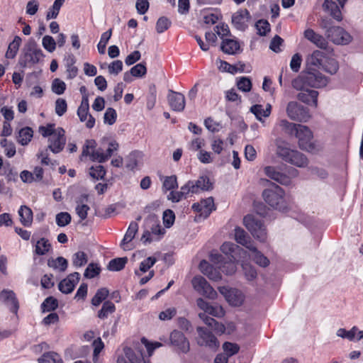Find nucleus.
<instances>
[{"label": "nucleus", "mask_w": 363, "mask_h": 363, "mask_svg": "<svg viewBox=\"0 0 363 363\" xmlns=\"http://www.w3.org/2000/svg\"><path fill=\"white\" fill-rule=\"evenodd\" d=\"M39 133L43 138H48V148L54 154L62 152L66 144L65 131L61 127L49 123L39 127Z\"/></svg>", "instance_id": "obj_1"}, {"label": "nucleus", "mask_w": 363, "mask_h": 363, "mask_svg": "<svg viewBox=\"0 0 363 363\" xmlns=\"http://www.w3.org/2000/svg\"><path fill=\"white\" fill-rule=\"evenodd\" d=\"M118 143L116 140H111L108 142L106 151L102 148L96 150L95 140H88L83 147L82 158L89 156L91 161L103 163L108 160L114 152L118 150Z\"/></svg>", "instance_id": "obj_2"}, {"label": "nucleus", "mask_w": 363, "mask_h": 363, "mask_svg": "<svg viewBox=\"0 0 363 363\" xmlns=\"http://www.w3.org/2000/svg\"><path fill=\"white\" fill-rule=\"evenodd\" d=\"M275 143L276 153L284 161L300 168L308 166V160L304 154L291 149L289 144L281 139H277Z\"/></svg>", "instance_id": "obj_3"}, {"label": "nucleus", "mask_w": 363, "mask_h": 363, "mask_svg": "<svg viewBox=\"0 0 363 363\" xmlns=\"http://www.w3.org/2000/svg\"><path fill=\"white\" fill-rule=\"evenodd\" d=\"M43 50L34 40H29L24 46L19 57V65L22 67H32L40 63L44 58Z\"/></svg>", "instance_id": "obj_4"}, {"label": "nucleus", "mask_w": 363, "mask_h": 363, "mask_svg": "<svg viewBox=\"0 0 363 363\" xmlns=\"http://www.w3.org/2000/svg\"><path fill=\"white\" fill-rule=\"evenodd\" d=\"M264 201L271 207L279 211L286 209L284 191L278 185L272 184L262 193Z\"/></svg>", "instance_id": "obj_5"}, {"label": "nucleus", "mask_w": 363, "mask_h": 363, "mask_svg": "<svg viewBox=\"0 0 363 363\" xmlns=\"http://www.w3.org/2000/svg\"><path fill=\"white\" fill-rule=\"evenodd\" d=\"M243 223L252 236L261 242H266L267 233L262 221L252 215L245 216Z\"/></svg>", "instance_id": "obj_6"}, {"label": "nucleus", "mask_w": 363, "mask_h": 363, "mask_svg": "<svg viewBox=\"0 0 363 363\" xmlns=\"http://www.w3.org/2000/svg\"><path fill=\"white\" fill-rule=\"evenodd\" d=\"M294 135L298 139V146L301 150L307 152L316 150L313 133L307 126L298 124Z\"/></svg>", "instance_id": "obj_7"}, {"label": "nucleus", "mask_w": 363, "mask_h": 363, "mask_svg": "<svg viewBox=\"0 0 363 363\" xmlns=\"http://www.w3.org/2000/svg\"><path fill=\"white\" fill-rule=\"evenodd\" d=\"M196 342L199 346L213 352L219 347L217 337L206 328L199 326L196 328Z\"/></svg>", "instance_id": "obj_8"}, {"label": "nucleus", "mask_w": 363, "mask_h": 363, "mask_svg": "<svg viewBox=\"0 0 363 363\" xmlns=\"http://www.w3.org/2000/svg\"><path fill=\"white\" fill-rule=\"evenodd\" d=\"M218 291L224 296L226 301L232 306H240L245 301V296L238 289L228 286H219Z\"/></svg>", "instance_id": "obj_9"}, {"label": "nucleus", "mask_w": 363, "mask_h": 363, "mask_svg": "<svg viewBox=\"0 0 363 363\" xmlns=\"http://www.w3.org/2000/svg\"><path fill=\"white\" fill-rule=\"evenodd\" d=\"M191 284L194 290L202 296L211 300H215L217 298V292L203 277L199 275L194 277Z\"/></svg>", "instance_id": "obj_10"}, {"label": "nucleus", "mask_w": 363, "mask_h": 363, "mask_svg": "<svg viewBox=\"0 0 363 363\" xmlns=\"http://www.w3.org/2000/svg\"><path fill=\"white\" fill-rule=\"evenodd\" d=\"M325 33L327 38L337 45H347L352 40L351 35L339 26L329 28Z\"/></svg>", "instance_id": "obj_11"}, {"label": "nucleus", "mask_w": 363, "mask_h": 363, "mask_svg": "<svg viewBox=\"0 0 363 363\" xmlns=\"http://www.w3.org/2000/svg\"><path fill=\"white\" fill-rule=\"evenodd\" d=\"M286 113L291 120L301 122H306L311 117L308 110L296 101L288 104Z\"/></svg>", "instance_id": "obj_12"}, {"label": "nucleus", "mask_w": 363, "mask_h": 363, "mask_svg": "<svg viewBox=\"0 0 363 363\" xmlns=\"http://www.w3.org/2000/svg\"><path fill=\"white\" fill-rule=\"evenodd\" d=\"M89 104L87 95L82 96L80 106L77 109V116L81 122H84L88 128H91L95 125L94 118L89 114Z\"/></svg>", "instance_id": "obj_13"}, {"label": "nucleus", "mask_w": 363, "mask_h": 363, "mask_svg": "<svg viewBox=\"0 0 363 363\" xmlns=\"http://www.w3.org/2000/svg\"><path fill=\"white\" fill-rule=\"evenodd\" d=\"M191 208L198 213V218L205 219L215 210V205L213 198L208 197L201 200L199 202L194 203Z\"/></svg>", "instance_id": "obj_14"}, {"label": "nucleus", "mask_w": 363, "mask_h": 363, "mask_svg": "<svg viewBox=\"0 0 363 363\" xmlns=\"http://www.w3.org/2000/svg\"><path fill=\"white\" fill-rule=\"evenodd\" d=\"M171 344L174 346L179 352L187 353L190 350V344L185 335L179 330H173L169 337Z\"/></svg>", "instance_id": "obj_15"}, {"label": "nucleus", "mask_w": 363, "mask_h": 363, "mask_svg": "<svg viewBox=\"0 0 363 363\" xmlns=\"http://www.w3.org/2000/svg\"><path fill=\"white\" fill-rule=\"evenodd\" d=\"M211 261L218 265L220 268H222V271L227 275L233 274L237 270V265L235 263L236 260L233 258H230L229 262H225L222 264L223 257L218 253H211L210 255Z\"/></svg>", "instance_id": "obj_16"}, {"label": "nucleus", "mask_w": 363, "mask_h": 363, "mask_svg": "<svg viewBox=\"0 0 363 363\" xmlns=\"http://www.w3.org/2000/svg\"><path fill=\"white\" fill-rule=\"evenodd\" d=\"M141 358L142 354L139 352H135L131 348L125 347L118 355L117 363H149Z\"/></svg>", "instance_id": "obj_17"}, {"label": "nucleus", "mask_w": 363, "mask_h": 363, "mask_svg": "<svg viewBox=\"0 0 363 363\" xmlns=\"http://www.w3.org/2000/svg\"><path fill=\"white\" fill-rule=\"evenodd\" d=\"M303 74L308 88H320L326 86L328 84V79L320 72L309 71Z\"/></svg>", "instance_id": "obj_18"}, {"label": "nucleus", "mask_w": 363, "mask_h": 363, "mask_svg": "<svg viewBox=\"0 0 363 363\" xmlns=\"http://www.w3.org/2000/svg\"><path fill=\"white\" fill-rule=\"evenodd\" d=\"M250 18V15L247 9H240L232 16V23L237 29L243 30L247 27Z\"/></svg>", "instance_id": "obj_19"}, {"label": "nucleus", "mask_w": 363, "mask_h": 363, "mask_svg": "<svg viewBox=\"0 0 363 363\" xmlns=\"http://www.w3.org/2000/svg\"><path fill=\"white\" fill-rule=\"evenodd\" d=\"M325 54L320 50H314L306 57V64L310 69H321L325 60Z\"/></svg>", "instance_id": "obj_20"}, {"label": "nucleus", "mask_w": 363, "mask_h": 363, "mask_svg": "<svg viewBox=\"0 0 363 363\" xmlns=\"http://www.w3.org/2000/svg\"><path fill=\"white\" fill-rule=\"evenodd\" d=\"M303 36L320 49H326L328 47L327 40L322 35L317 33L311 28L306 29L303 32Z\"/></svg>", "instance_id": "obj_21"}, {"label": "nucleus", "mask_w": 363, "mask_h": 363, "mask_svg": "<svg viewBox=\"0 0 363 363\" xmlns=\"http://www.w3.org/2000/svg\"><path fill=\"white\" fill-rule=\"evenodd\" d=\"M79 280V274L78 272L70 274L60 282L58 285L59 290L63 294H69L74 290Z\"/></svg>", "instance_id": "obj_22"}, {"label": "nucleus", "mask_w": 363, "mask_h": 363, "mask_svg": "<svg viewBox=\"0 0 363 363\" xmlns=\"http://www.w3.org/2000/svg\"><path fill=\"white\" fill-rule=\"evenodd\" d=\"M168 101L171 108L174 111H182L185 108V97L179 93L174 91H169Z\"/></svg>", "instance_id": "obj_23"}, {"label": "nucleus", "mask_w": 363, "mask_h": 363, "mask_svg": "<svg viewBox=\"0 0 363 363\" xmlns=\"http://www.w3.org/2000/svg\"><path fill=\"white\" fill-rule=\"evenodd\" d=\"M0 301L7 306L12 312H17L18 303L13 291L4 289L0 293Z\"/></svg>", "instance_id": "obj_24"}, {"label": "nucleus", "mask_w": 363, "mask_h": 363, "mask_svg": "<svg viewBox=\"0 0 363 363\" xmlns=\"http://www.w3.org/2000/svg\"><path fill=\"white\" fill-rule=\"evenodd\" d=\"M199 270L209 279L213 281H220L222 278L220 271L206 260H202L199 264Z\"/></svg>", "instance_id": "obj_25"}, {"label": "nucleus", "mask_w": 363, "mask_h": 363, "mask_svg": "<svg viewBox=\"0 0 363 363\" xmlns=\"http://www.w3.org/2000/svg\"><path fill=\"white\" fill-rule=\"evenodd\" d=\"M250 259L259 267L266 268L270 264L269 259L259 251L255 245L249 249Z\"/></svg>", "instance_id": "obj_26"}, {"label": "nucleus", "mask_w": 363, "mask_h": 363, "mask_svg": "<svg viewBox=\"0 0 363 363\" xmlns=\"http://www.w3.org/2000/svg\"><path fill=\"white\" fill-rule=\"evenodd\" d=\"M264 171L267 177L281 184L289 185L291 183V179L289 177L277 172L274 167L267 166L264 167Z\"/></svg>", "instance_id": "obj_27"}, {"label": "nucleus", "mask_w": 363, "mask_h": 363, "mask_svg": "<svg viewBox=\"0 0 363 363\" xmlns=\"http://www.w3.org/2000/svg\"><path fill=\"white\" fill-rule=\"evenodd\" d=\"M138 230V225L136 222H131L129 227L124 235L123 239L121 242V247L124 250H130L132 247L129 245L132 240L134 238Z\"/></svg>", "instance_id": "obj_28"}, {"label": "nucleus", "mask_w": 363, "mask_h": 363, "mask_svg": "<svg viewBox=\"0 0 363 363\" xmlns=\"http://www.w3.org/2000/svg\"><path fill=\"white\" fill-rule=\"evenodd\" d=\"M336 335L338 337L347 339L350 341L355 340L356 335H357V341L363 340V330H359L356 326L352 327L350 330H346L345 328H340L337 330Z\"/></svg>", "instance_id": "obj_29"}, {"label": "nucleus", "mask_w": 363, "mask_h": 363, "mask_svg": "<svg viewBox=\"0 0 363 363\" xmlns=\"http://www.w3.org/2000/svg\"><path fill=\"white\" fill-rule=\"evenodd\" d=\"M318 95L317 91L306 89V91L300 92L297 98L302 102L314 107L317 106L318 104Z\"/></svg>", "instance_id": "obj_30"}, {"label": "nucleus", "mask_w": 363, "mask_h": 363, "mask_svg": "<svg viewBox=\"0 0 363 363\" xmlns=\"http://www.w3.org/2000/svg\"><path fill=\"white\" fill-rule=\"evenodd\" d=\"M221 252L228 257L237 259L238 256L243 251L242 248L230 242H225L220 246Z\"/></svg>", "instance_id": "obj_31"}, {"label": "nucleus", "mask_w": 363, "mask_h": 363, "mask_svg": "<svg viewBox=\"0 0 363 363\" xmlns=\"http://www.w3.org/2000/svg\"><path fill=\"white\" fill-rule=\"evenodd\" d=\"M234 232L235 240L238 243L242 245L248 250L254 245L250 238L242 228L236 227L234 230Z\"/></svg>", "instance_id": "obj_32"}, {"label": "nucleus", "mask_w": 363, "mask_h": 363, "mask_svg": "<svg viewBox=\"0 0 363 363\" xmlns=\"http://www.w3.org/2000/svg\"><path fill=\"white\" fill-rule=\"evenodd\" d=\"M143 155L141 152L135 151L131 152L126 162V167L132 171L138 169L143 164Z\"/></svg>", "instance_id": "obj_33"}, {"label": "nucleus", "mask_w": 363, "mask_h": 363, "mask_svg": "<svg viewBox=\"0 0 363 363\" xmlns=\"http://www.w3.org/2000/svg\"><path fill=\"white\" fill-rule=\"evenodd\" d=\"M271 111L272 106L269 104H267L265 108L260 104L254 105L250 108V111L255 116L256 118L261 122H263V118L269 116Z\"/></svg>", "instance_id": "obj_34"}, {"label": "nucleus", "mask_w": 363, "mask_h": 363, "mask_svg": "<svg viewBox=\"0 0 363 363\" xmlns=\"http://www.w3.org/2000/svg\"><path fill=\"white\" fill-rule=\"evenodd\" d=\"M240 48L239 42L234 39H224L221 44L222 51L228 55L236 54Z\"/></svg>", "instance_id": "obj_35"}, {"label": "nucleus", "mask_w": 363, "mask_h": 363, "mask_svg": "<svg viewBox=\"0 0 363 363\" xmlns=\"http://www.w3.org/2000/svg\"><path fill=\"white\" fill-rule=\"evenodd\" d=\"M21 224L26 227L31 225L33 222V212L27 206H21L18 211Z\"/></svg>", "instance_id": "obj_36"}, {"label": "nucleus", "mask_w": 363, "mask_h": 363, "mask_svg": "<svg viewBox=\"0 0 363 363\" xmlns=\"http://www.w3.org/2000/svg\"><path fill=\"white\" fill-rule=\"evenodd\" d=\"M323 6V9L329 11L330 15L337 21H340L342 19L339 6L333 0H325Z\"/></svg>", "instance_id": "obj_37"}, {"label": "nucleus", "mask_w": 363, "mask_h": 363, "mask_svg": "<svg viewBox=\"0 0 363 363\" xmlns=\"http://www.w3.org/2000/svg\"><path fill=\"white\" fill-rule=\"evenodd\" d=\"M242 271L245 279L249 281H254L257 277V270L252 264L242 262L241 264Z\"/></svg>", "instance_id": "obj_38"}, {"label": "nucleus", "mask_w": 363, "mask_h": 363, "mask_svg": "<svg viewBox=\"0 0 363 363\" xmlns=\"http://www.w3.org/2000/svg\"><path fill=\"white\" fill-rule=\"evenodd\" d=\"M33 137V131L32 128L29 127H24L19 130L17 136V141L21 145H26L30 142Z\"/></svg>", "instance_id": "obj_39"}, {"label": "nucleus", "mask_w": 363, "mask_h": 363, "mask_svg": "<svg viewBox=\"0 0 363 363\" xmlns=\"http://www.w3.org/2000/svg\"><path fill=\"white\" fill-rule=\"evenodd\" d=\"M22 40L19 36H15L13 41L8 46L5 57L7 59H13L18 51Z\"/></svg>", "instance_id": "obj_40"}, {"label": "nucleus", "mask_w": 363, "mask_h": 363, "mask_svg": "<svg viewBox=\"0 0 363 363\" xmlns=\"http://www.w3.org/2000/svg\"><path fill=\"white\" fill-rule=\"evenodd\" d=\"M101 69H108V72L111 75H118L122 70L123 65L121 60H114L110 64L102 63L100 65Z\"/></svg>", "instance_id": "obj_41"}, {"label": "nucleus", "mask_w": 363, "mask_h": 363, "mask_svg": "<svg viewBox=\"0 0 363 363\" xmlns=\"http://www.w3.org/2000/svg\"><path fill=\"white\" fill-rule=\"evenodd\" d=\"M48 264L54 269L64 272L67 267V261L62 257H58L56 259H48Z\"/></svg>", "instance_id": "obj_42"}, {"label": "nucleus", "mask_w": 363, "mask_h": 363, "mask_svg": "<svg viewBox=\"0 0 363 363\" xmlns=\"http://www.w3.org/2000/svg\"><path fill=\"white\" fill-rule=\"evenodd\" d=\"M194 189L196 190V193L199 191H208L212 188V184L210 182L209 179L207 177H201L196 182H194Z\"/></svg>", "instance_id": "obj_43"}, {"label": "nucleus", "mask_w": 363, "mask_h": 363, "mask_svg": "<svg viewBox=\"0 0 363 363\" xmlns=\"http://www.w3.org/2000/svg\"><path fill=\"white\" fill-rule=\"evenodd\" d=\"M51 249V245L45 238H41L35 244V252L38 255H44Z\"/></svg>", "instance_id": "obj_44"}, {"label": "nucleus", "mask_w": 363, "mask_h": 363, "mask_svg": "<svg viewBox=\"0 0 363 363\" xmlns=\"http://www.w3.org/2000/svg\"><path fill=\"white\" fill-rule=\"evenodd\" d=\"M321 69L331 74H333L337 72L339 69V65L336 60L326 57L323 63V66Z\"/></svg>", "instance_id": "obj_45"}, {"label": "nucleus", "mask_w": 363, "mask_h": 363, "mask_svg": "<svg viewBox=\"0 0 363 363\" xmlns=\"http://www.w3.org/2000/svg\"><path fill=\"white\" fill-rule=\"evenodd\" d=\"M116 310L115 305L111 301H105L101 309L98 313V317L100 319L107 318Z\"/></svg>", "instance_id": "obj_46"}, {"label": "nucleus", "mask_w": 363, "mask_h": 363, "mask_svg": "<svg viewBox=\"0 0 363 363\" xmlns=\"http://www.w3.org/2000/svg\"><path fill=\"white\" fill-rule=\"evenodd\" d=\"M39 363H63L62 359L55 352H47L38 359Z\"/></svg>", "instance_id": "obj_47"}, {"label": "nucleus", "mask_w": 363, "mask_h": 363, "mask_svg": "<svg viewBox=\"0 0 363 363\" xmlns=\"http://www.w3.org/2000/svg\"><path fill=\"white\" fill-rule=\"evenodd\" d=\"M157 262V259L154 257H149L143 260L140 264L138 271H135V274L140 276L142 274L147 272Z\"/></svg>", "instance_id": "obj_48"}, {"label": "nucleus", "mask_w": 363, "mask_h": 363, "mask_svg": "<svg viewBox=\"0 0 363 363\" xmlns=\"http://www.w3.org/2000/svg\"><path fill=\"white\" fill-rule=\"evenodd\" d=\"M0 145L4 148V152L6 157L10 158L15 155L16 152V147L12 142L4 138L1 140Z\"/></svg>", "instance_id": "obj_49"}, {"label": "nucleus", "mask_w": 363, "mask_h": 363, "mask_svg": "<svg viewBox=\"0 0 363 363\" xmlns=\"http://www.w3.org/2000/svg\"><path fill=\"white\" fill-rule=\"evenodd\" d=\"M127 260L126 257L113 259L109 262L108 269L113 272L120 271L124 268Z\"/></svg>", "instance_id": "obj_50"}, {"label": "nucleus", "mask_w": 363, "mask_h": 363, "mask_svg": "<svg viewBox=\"0 0 363 363\" xmlns=\"http://www.w3.org/2000/svg\"><path fill=\"white\" fill-rule=\"evenodd\" d=\"M88 261L87 255L82 251H79L74 254L72 257V264L76 267H81L86 264Z\"/></svg>", "instance_id": "obj_51"}, {"label": "nucleus", "mask_w": 363, "mask_h": 363, "mask_svg": "<svg viewBox=\"0 0 363 363\" xmlns=\"http://www.w3.org/2000/svg\"><path fill=\"white\" fill-rule=\"evenodd\" d=\"M89 173L91 177L99 180L104 178L106 174V170L103 166L97 164L90 167Z\"/></svg>", "instance_id": "obj_52"}, {"label": "nucleus", "mask_w": 363, "mask_h": 363, "mask_svg": "<svg viewBox=\"0 0 363 363\" xmlns=\"http://www.w3.org/2000/svg\"><path fill=\"white\" fill-rule=\"evenodd\" d=\"M108 295V291L106 288L99 289L91 300V303L95 306H99Z\"/></svg>", "instance_id": "obj_53"}, {"label": "nucleus", "mask_w": 363, "mask_h": 363, "mask_svg": "<svg viewBox=\"0 0 363 363\" xmlns=\"http://www.w3.org/2000/svg\"><path fill=\"white\" fill-rule=\"evenodd\" d=\"M4 175L9 182H16L18 180V172L9 163L5 164L4 167Z\"/></svg>", "instance_id": "obj_54"}, {"label": "nucleus", "mask_w": 363, "mask_h": 363, "mask_svg": "<svg viewBox=\"0 0 363 363\" xmlns=\"http://www.w3.org/2000/svg\"><path fill=\"white\" fill-rule=\"evenodd\" d=\"M216 64L218 69L221 72H227L230 74H235L238 71V69L236 67L231 65L227 62L223 61L220 59L216 60Z\"/></svg>", "instance_id": "obj_55"}, {"label": "nucleus", "mask_w": 363, "mask_h": 363, "mask_svg": "<svg viewBox=\"0 0 363 363\" xmlns=\"http://www.w3.org/2000/svg\"><path fill=\"white\" fill-rule=\"evenodd\" d=\"M171 24L172 22L168 18L162 16L157 21L156 30L158 33H162L170 27Z\"/></svg>", "instance_id": "obj_56"}, {"label": "nucleus", "mask_w": 363, "mask_h": 363, "mask_svg": "<svg viewBox=\"0 0 363 363\" xmlns=\"http://www.w3.org/2000/svg\"><path fill=\"white\" fill-rule=\"evenodd\" d=\"M298 124H294L289 122L286 120H281L279 123V127L284 131L286 133L289 135H294L296 130L297 129Z\"/></svg>", "instance_id": "obj_57"}, {"label": "nucleus", "mask_w": 363, "mask_h": 363, "mask_svg": "<svg viewBox=\"0 0 363 363\" xmlns=\"http://www.w3.org/2000/svg\"><path fill=\"white\" fill-rule=\"evenodd\" d=\"M101 268L99 264L90 263L84 272V277L88 279H92L100 274Z\"/></svg>", "instance_id": "obj_58"}, {"label": "nucleus", "mask_w": 363, "mask_h": 363, "mask_svg": "<svg viewBox=\"0 0 363 363\" xmlns=\"http://www.w3.org/2000/svg\"><path fill=\"white\" fill-rule=\"evenodd\" d=\"M223 350L225 352V354L229 357L239 352L240 347L236 343L225 342L223 345Z\"/></svg>", "instance_id": "obj_59"}, {"label": "nucleus", "mask_w": 363, "mask_h": 363, "mask_svg": "<svg viewBox=\"0 0 363 363\" xmlns=\"http://www.w3.org/2000/svg\"><path fill=\"white\" fill-rule=\"evenodd\" d=\"M51 89L53 93L61 95L66 89V84L62 80L56 78L52 82Z\"/></svg>", "instance_id": "obj_60"}, {"label": "nucleus", "mask_w": 363, "mask_h": 363, "mask_svg": "<svg viewBox=\"0 0 363 363\" xmlns=\"http://www.w3.org/2000/svg\"><path fill=\"white\" fill-rule=\"evenodd\" d=\"M42 45L48 52H52L56 48V41L50 35H45L42 39Z\"/></svg>", "instance_id": "obj_61"}, {"label": "nucleus", "mask_w": 363, "mask_h": 363, "mask_svg": "<svg viewBox=\"0 0 363 363\" xmlns=\"http://www.w3.org/2000/svg\"><path fill=\"white\" fill-rule=\"evenodd\" d=\"M71 216L67 212H61L56 215V223L60 227H65L71 222Z\"/></svg>", "instance_id": "obj_62"}, {"label": "nucleus", "mask_w": 363, "mask_h": 363, "mask_svg": "<svg viewBox=\"0 0 363 363\" xmlns=\"http://www.w3.org/2000/svg\"><path fill=\"white\" fill-rule=\"evenodd\" d=\"M220 16V15L218 13L206 11L203 15V22L208 25L215 24L218 21Z\"/></svg>", "instance_id": "obj_63"}, {"label": "nucleus", "mask_w": 363, "mask_h": 363, "mask_svg": "<svg viewBox=\"0 0 363 363\" xmlns=\"http://www.w3.org/2000/svg\"><path fill=\"white\" fill-rule=\"evenodd\" d=\"M255 26L259 35H266L270 31V25L266 20L258 21Z\"/></svg>", "instance_id": "obj_64"}]
</instances>
